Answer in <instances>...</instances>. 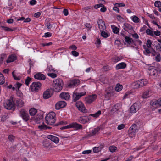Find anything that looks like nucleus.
Instances as JSON below:
<instances>
[{
	"instance_id": "obj_21",
	"label": "nucleus",
	"mask_w": 161,
	"mask_h": 161,
	"mask_svg": "<svg viewBox=\"0 0 161 161\" xmlns=\"http://www.w3.org/2000/svg\"><path fill=\"white\" fill-rule=\"evenodd\" d=\"M95 9H97L100 7L102 8L100 9V11L103 12H104L106 11V8L104 7V5L102 3H100L95 5L94 6Z\"/></svg>"
},
{
	"instance_id": "obj_30",
	"label": "nucleus",
	"mask_w": 161,
	"mask_h": 161,
	"mask_svg": "<svg viewBox=\"0 0 161 161\" xmlns=\"http://www.w3.org/2000/svg\"><path fill=\"white\" fill-rule=\"evenodd\" d=\"M78 120L79 122L83 124H85L87 122V118L86 116L80 117Z\"/></svg>"
},
{
	"instance_id": "obj_37",
	"label": "nucleus",
	"mask_w": 161,
	"mask_h": 161,
	"mask_svg": "<svg viewBox=\"0 0 161 161\" xmlns=\"http://www.w3.org/2000/svg\"><path fill=\"white\" fill-rule=\"evenodd\" d=\"M153 68H155L158 73H161V65L159 63H157Z\"/></svg>"
},
{
	"instance_id": "obj_5",
	"label": "nucleus",
	"mask_w": 161,
	"mask_h": 161,
	"mask_svg": "<svg viewBox=\"0 0 161 161\" xmlns=\"http://www.w3.org/2000/svg\"><path fill=\"white\" fill-rule=\"evenodd\" d=\"M41 86L42 84L40 82H34L30 86V88L32 92H36L40 89Z\"/></svg>"
},
{
	"instance_id": "obj_52",
	"label": "nucleus",
	"mask_w": 161,
	"mask_h": 161,
	"mask_svg": "<svg viewBox=\"0 0 161 161\" xmlns=\"http://www.w3.org/2000/svg\"><path fill=\"white\" fill-rule=\"evenodd\" d=\"M12 75L14 79L18 80H20V78L19 77H17L14 74V71H13L12 72Z\"/></svg>"
},
{
	"instance_id": "obj_3",
	"label": "nucleus",
	"mask_w": 161,
	"mask_h": 161,
	"mask_svg": "<svg viewBox=\"0 0 161 161\" xmlns=\"http://www.w3.org/2000/svg\"><path fill=\"white\" fill-rule=\"evenodd\" d=\"M4 106L5 108L8 110H14L15 108V102L14 103L12 97H11L7 101Z\"/></svg>"
},
{
	"instance_id": "obj_16",
	"label": "nucleus",
	"mask_w": 161,
	"mask_h": 161,
	"mask_svg": "<svg viewBox=\"0 0 161 161\" xmlns=\"http://www.w3.org/2000/svg\"><path fill=\"white\" fill-rule=\"evenodd\" d=\"M34 77L35 79L39 80H44L46 79L44 75L40 73H37L34 75Z\"/></svg>"
},
{
	"instance_id": "obj_35",
	"label": "nucleus",
	"mask_w": 161,
	"mask_h": 161,
	"mask_svg": "<svg viewBox=\"0 0 161 161\" xmlns=\"http://www.w3.org/2000/svg\"><path fill=\"white\" fill-rule=\"evenodd\" d=\"M111 27L114 33L117 34L119 32V29L117 27L113 25H111Z\"/></svg>"
},
{
	"instance_id": "obj_38",
	"label": "nucleus",
	"mask_w": 161,
	"mask_h": 161,
	"mask_svg": "<svg viewBox=\"0 0 161 161\" xmlns=\"http://www.w3.org/2000/svg\"><path fill=\"white\" fill-rule=\"evenodd\" d=\"M101 114V111L100 110H99L95 114H91L89 115L91 116H92L93 117L97 118Z\"/></svg>"
},
{
	"instance_id": "obj_7",
	"label": "nucleus",
	"mask_w": 161,
	"mask_h": 161,
	"mask_svg": "<svg viewBox=\"0 0 161 161\" xmlns=\"http://www.w3.org/2000/svg\"><path fill=\"white\" fill-rule=\"evenodd\" d=\"M86 94V92L78 93L77 92H74L73 94V101L76 102L81 97L85 95Z\"/></svg>"
},
{
	"instance_id": "obj_25",
	"label": "nucleus",
	"mask_w": 161,
	"mask_h": 161,
	"mask_svg": "<svg viewBox=\"0 0 161 161\" xmlns=\"http://www.w3.org/2000/svg\"><path fill=\"white\" fill-rule=\"evenodd\" d=\"M157 41L159 42L158 43L157 41H155L154 43H156V49L157 51H161V40L158 39Z\"/></svg>"
},
{
	"instance_id": "obj_47",
	"label": "nucleus",
	"mask_w": 161,
	"mask_h": 161,
	"mask_svg": "<svg viewBox=\"0 0 161 161\" xmlns=\"http://www.w3.org/2000/svg\"><path fill=\"white\" fill-rule=\"evenodd\" d=\"M154 5L155 7H161V2L159 1H156L154 3Z\"/></svg>"
},
{
	"instance_id": "obj_57",
	"label": "nucleus",
	"mask_w": 161,
	"mask_h": 161,
	"mask_svg": "<svg viewBox=\"0 0 161 161\" xmlns=\"http://www.w3.org/2000/svg\"><path fill=\"white\" fill-rule=\"evenodd\" d=\"M113 94V93L111 92H107L105 94V97L106 98H109Z\"/></svg>"
},
{
	"instance_id": "obj_23",
	"label": "nucleus",
	"mask_w": 161,
	"mask_h": 161,
	"mask_svg": "<svg viewBox=\"0 0 161 161\" xmlns=\"http://www.w3.org/2000/svg\"><path fill=\"white\" fill-rule=\"evenodd\" d=\"M123 28L124 30L128 31L129 30L132 29V26L130 24L127 23H125L123 24Z\"/></svg>"
},
{
	"instance_id": "obj_33",
	"label": "nucleus",
	"mask_w": 161,
	"mask_h": 161,
	"mask_svg": "<svg viewBox=\"0 0 161 161\" xmlns=\"http://www.w3.org/2000/svg\"><path fill=\"white\" fill-rule=\"evenodd\" d=\"M1 27L2 29L7 31H12L16 30V28H14L11 29L4 26H1Z\"/></svg>"
},
{
	"instance_id": "obj_46",
	"label": "nucleus",
	"mask_w": 161,
	"mask_h": 161,
	"mask_svg": "<svg viewBox=\"0 0 161 161\" xmlns=\"http://www.w3.org/2000/svg\"><path fill=\"white\" fill-rule=\"evenodd\" d=\"M132 19L134 22L136 23H138L140 21L139 18L136 16L133 17Z\"/></svg>"
},
{
	"instance_id": "obj_29",
	"label": "nucleus",
	"mask_w": 161,
	"mask_h": 161,
	"mask_svg": "<svg viewBox=\"0 0 161 161\" xmlns=\"http://www.w3.org/2000/svg\"><path fill=\"white\" fill-rule=\"evenodd\" d=\"M139 86L140 87H142L144 86L145 85H146L147 84V80L145 79H142V80H138L137 81Z\"/></svg>"
},
{
	"instance_id": "obj_17",
	"label": "nucleus",
	"mask_w": 161,
	"mask_h": 161,
	"mask_svg": "<svg viewBox=\"0 0 161 161\" xmlns=\"http://www.w3.org/2000/svg\"><path fill=\"white\" fill-rule=\"evenodd\" d=\"M59 96L61 99L65 100H68L70 98L69 94L68 92H64L61 93Z\"/></svg>"
},
{
	"instance_id": "obj_10",
	"label": "nucleus",
	"mask_w": 161,
	"mask_h": 161,
	"mask_svg": "<svg viewBox=\"0 0 161 161\" xmlns=\"http://www.w3.org/2000/svg\"><path fill=\"white\" fill-rule=\"evenodd\" d=\"M76 106L78 110L84 113H86V110L83 103L80 101H78L76 103Z\"/></svg>"
},
{
	"instance_id": "obj_13",
	"label": "nucleus",
	"mask_w": 161,
	"mask_h": 161,
	"mask_svg": "<svg viewBox=\"0 0 161 161\" xmlns=\"http://www.w3.org/2000/svg\"><path fill=\"white\" fill-rule=\"evenodd\" d=\"M53 90L52 89H47L43 94V97L44 99H48L50 97L52 94Z\"/></svg>"
},
{
	"instance_id": "obj_40",
	"label": "nucleus",
	"mask_w": 161,
	"mask_h": 161,
	"mask_svg": "<svg viewBox=\"0 0 161 161\" xmlns=\"http://www.w3.org/2000/svg\"><path fill=\"white\" fill-rule=\"evenodd\" d=\"M143 47L145 49V51H144V53L147 55L151 53V52L150 51L148 48H147L145 45H143Z\"/></svg>"
},
{
	"instance_id": "obj_24",
	"label": "nucleus",
	"mask_w": 161,
	"mask_h": 161,
	"mask_svg": "<svg viewBox=\"0 0 161 161\" xmlns=\"http://www.w3.org/2000/svg\"><path fill=\"white\" fill-rule=\"evenodd\" d=\"M126 67V64L124 62H121L118 64L116 67V69L117 70H119L121 69H124Z\"/></svg>"
},
{
	"instance_id": "obj_36",
	"label": "nucleus",
	"mask_w": 161,
	"mask_h": 161,
	"mask_svg": "<svg viewBox=\"0 0 161 161\" xmlns=\"http://www.w3.org/2000/svg\"><path fill=\"white\" fill-rule=\"evenodd\" d=\"M122 88L123 86L122 85L118 83L116 84L115 87V90L117 92H119L122 90Z\"/></svg>"
},
{
	"instance_id": "obj_32",
	"label": "nucleus",
	"mask_w": 161,
	"mask_h": 161,
	"mask_svg": "<svg viewBox=\"0 0 161 161\" xmlns=\"http://www.w3.org/2000/svg\"><path fill=\"white\" fill-rule=\"evenodd\" d=\"M7 58V55L5 54H2L0 55V65L2 64L4 59Z\"/></svg>"
},
{
	"instance_id": "obj_56",
	"label": "nucleus",
	"mask_w": 161,
	"mask_h": 161,
	"mask_svg": "<svg viewBox=\"0 0 161 161\" xmlns=\"http://www.w3.org/2000/svg\"><path fill=\"white\" fill-rule=\"evenodd\" d=\"M47 70H48L49 72H55L56 71L54 69H53L52 67L51 66H49L47 69Z\"/></svg>"
},
{
	"instance_id": "obj_22",
	"label": "nucleus",
	"mask_w": 161,
	"mask_h": 161,
	"mask_svg": "<svg viewBox=\"0 0 161 161\" xmlns=\"http://www.w3.org/2000/svg\"><path fill=\"white\" fill-rule=\"evenodd\" d=\"M16 59V56L14 54H12L9 56L7 60H6L7 63L14 61Z\"/></svg>"
},
{
	"instance_id": "obj_9",
	"label": "nucleus",
	"mask_w": 161,
	"mask_h": 161,
	"mask_svg": "<svg viewBox=\"0 0 161 161\" xmlns=\"http://www.w3.org/2000/svg\"><path fill=\"white\" fill-rule=\"evenodd\" d=\"M80 81L77 79H74L68 83V86L69 88H74L75 86H77L80 83Z\"/></svg>"
},
{
	"instance_id": "obj_6",
	"label": "nucleus",
	"mask_w": 161,
	"mask_h": 161,
	"mask_svg": "<svg viewBox=\"0 0 161 161\" xmlns=\"http://www.w3.org/2000/svg\"><path fill=\"white\" fill-rule=\"evenodd\" d=\"M19 115L25 122L27 121L30 119V117L27 112L24 109H22L20 111Z\"/></svg>"
},
{
	"instance_id": "obj_18",
	"label": "nucleus",
	"mask_w": 161,
	"mask_h": 161,
	"mask_svg": "<svg viewBox=\"0 0 161 161\" xmlns=\"http://www.w3.org/2000/svg\"><path fill=\"white\" fill-rule=\"evenodd\" d=\"M47 138L56 143H58L59 141V138L52 135H49L47 136Z\"/></svg>"
},
{
	"instance_id": "obj_51",
	"label": "nucleus",
	"mask_w": 161,
	"mask_h": 161,
	"mask_svg": "<svg viewBox=\"0 0 161 161\" xmlns=\"http://www.w3.org/2000/svg\"><path fill=\"white\" fill-rule=\"evenodd\" d=\"M47 75L48 76L53 78H54L57 76V75L56 74L53 73H48L47 74Z\"/></svg>"
},
{
	"instance_id": "obj_50",
	"label": "nucleus",
	"mask_w": 161,
	"mask_h": 161,
	"mask_svg": "<svg viewBox=\"0 0 161 161\" xmlns=\"http://www.w3.org/2000/svg\"><path fill=\"white\" fill-rule=\"evenodd\" d=\"M31 80V78L29 77H27L25 79V84L27 86H29L30 82Z\"/></svg>"
},
{
	"instance_id": "obj_45",
	"label": "nucleus",
	"mask_w": 161,
	"mask_h": 161,
	"mask_svg": "<svg viewBox=\"0 0 161 161\" xmlns=\"http://www.w3.org/2000/svg\"><path fill=\"white\" fill-rule=\"evenodd\" d=\"M146 33L147 35H150L152 36H154V34H153V31L149 29L146 30Z\"/></svg>"
},
{
	"instance_id": "obj_43",
	"label": "nucleus",
	"mask_w": 161,
	"mask_h": 161,
	"mask_svg": "<svg viewBox=\"0 0 161 161\" xmlns=\"http://www.w3.org/2000/svg\"><path fill=\"white\" fill-rule=\"evenodd\" d=\"M38 128L40 130H46L47 128H50V127H48L47 126L44 124L43 123V124L38 126Z\"/></svg>"
},
{
	"instance_id": "obj_15",
	"label": "nucleus",
	"mask_w": 161,
	"mask_h": 161,
	"mask_svg": "<svg viewBox=\"0 0 161 161\" xmlns=\"http://www.w3.org/2000/svg\"><path fill=\"white\" fill-rule=\"evenodd\" d=\"M97 23L100 31H103L106 29L105 23L104 21H103L102 20H99L97 21Z\"/></svg>"
},
{
	"instance_id": "obj_14",
	"label": "nucleus",
	"mask_w": 161,
	"mask_h": 161,
	"mask_svg": "<svg viewBox=\"0 0 161 161\" xmlns=\"http://www.w3.org/2000/svg\"><path fill=\"white\" fill-rule=\"evenodd\" d=\"M122 105L121 103H117L115 105L111 110V112L113 114L117 112L121 108Z\"/></svg>"
},
{
	"instance_id": "obj_2",
	"label": "nucleus",
	"mask_w": 161,
	"mask_h": 161,
	"mask_svg": "<svg viewBox=\"0 0 161 161\" xmlns=\"http://www.w3.org/2000/svg\"><path fill=\"white\" fill-rule=\"evenodd\" d=\"M55 114L53 112H51L46 116L45 119L46 123L48 125H52L55 122Z\"/></svg>"
},
{
	"instance_id": "obj_42",
	"label": "nucleus",
	"mask_w": 161,
	"mask_h": 161,
	"mask_svg": "<svg viewBox=\"0 0 161 161\" xmlns=\"http://www.w3.org/2000/svg\"><path fill=\"white\" fill-rule=\"evenodd\" d=\"M122 58V57L121 56L116 57L113 58V62L116 63L121 60Z\"/></svg>"
},
{
	"instance_id": "obj_11",
	"label": "nucleus",
	"mask_w": 161,
	"mask_h": 161,
	"mask_svg": "<svg viewBox=\"0 0 161 161\" xmlns=\"http://www.w3.org/2000/svg\"><path fill=\"white\" fill-rule=\"evenodd\" d=\"M124 40L125 42H124V44L125 45H135L134 41L132 38L128 36H125Z\"/></svg>"
},
{
	"instance_id": "obj_19",
	"label": "nucleus",
	"mask_w": 161,
	"mask_h": 161,
	"mask_svg": "<svg viewBox=\"0 0 161 161\" xmlns=\"http://www.w3.org/2000/svg\"><path fill=\"white\" fill-rule=\"evenodd\" d=\"M70 128H75L76 129H82V126L81 125L77 123H73L69 125Z\"/></svg>"
},
{
	"instance_id": "obj_60",
	"label": "nucleus",
	"mask_w": 161,
	"mask_h": 161,
	"mask_svg": "<svg viewBox=\"0 0 161 161\" xmlns=\"http://www.w3.org/2000/svg\"><path fill=\"white\" fill-rule=\"evenodd\" d=\"M116 18L118 21H120V22H123V20H124V19L120 15H118L117 16Z\"/></svg>"
},
{
	"instance_id": "obj_59",
	"label": "nucleus",
	"mask_w": 161,
	"mask_h": 161,
	"mask_svg": "<svg viewBox=\"0 0 161 161\" xmlns=\"http://www.w3.org/2000/svg\"><path fill=\"white\" fill-rule=\"evenodd\" d=\"M125 127V125L124 124H121L119 125L117 127L119 130H121L124 128Z\"/></svg>"
},
{
	"instance_id": "obj_12",
	"label": "nucleus",
	"mask_w": 161,
	"mask_h": 161,
	"mask_svg": "<svg viewBox=\"0 0 161 161\" xmlns=\"http://www.w3.org/2000/svg\"><path fill=\"white\" fill-rule=\"evenodd\" d=\"M66 105V103L64 101H61L58 102L55 105L56 109L58 110L65 107Z\"/></svg>"
},
{
	"instance_id": "obj_49",
	"label": "nucleus",
	"mask_w": 161,
	"mask_h": 161,
	"mask_svg": "<svg viewBox=\"0 0 161 161\" xmlns=\"http://www.w3.org/2000/svg\"><path fill=\"white\" fill-rule=\"evenodd\" d=\"M147 43L146 45L148 48H150L151 47V45L152 44V42L149 39L147 41Z\"/></svg>"
},
{
	"instance_id": "obj_54",
	"label": "nucleus",
	"mask_w": 161,
	"mask_h": 161,
	"mask_svg": "<svg viewBox=\"0 0 161 161\" xmlns=\"http://www.w3.org/2000/svg\"><path fill=\"white\" fill-rule=\"evenodd\" d=\"M155 60L158 62H160L161 60V56L160 54H158L155 58Z\"/></svg>"
},
{
	"instance_id": "obj_31",
	"label": "nucleus",
	"mask_w": 161,
	"mask_h": 161,
	"mask_svg": "<svg viewBox=\"0 0 161 161\" xmlns=\"http://www.w3.org/2000/svg\"><path fill=\"white\" fill-rule=\"evenodd\" d=\"M150 93L149 90H147L143 92L142 97L143 98H146L150 96Z\"/></svg>"
},
{
	"instance_id": "obj_1",
	"label": "nucleus",
	"mask_w": 161,
	"mask_h": 161,
	"mask_svg": "<svg viewBox=\"0 0 161 161\" xmlns=\"http://www.w3.org/2000/svg\"><path fill=\"white\" fill-rule=\"evenodd\" d=\"M53 90L57 92H59L63 88V81L60 79H57L53 81Z\"/></svg>"
},
{
	"instance_id": "obj_63",
	"label": "nucleus",
	"mask_w": 161,
	"mask_h": 161,
	"mask_svg": "<svg viewBox=\"0 0 161 161\" xmlns=\"http://www.w3.org/2000/svg\"><path fill=\"white\" fill-rule=\"evenodd\" d=\"M71 53L73 56L75 57L78 56L79 54V53L75 51H72Z\"/></svg>"
},
{
	"instance_id": "obj_4",
	"label": "nucleus",
	"mask_w": 161,
	"mask_h": 161,
	"mask_svg": "<svg viewBox=\"0 0 161 161\" xmlns=\"http://www.w3.org/2000/svg\"><path fill=\"white\" fill-rule=\"evenodd\" d=\"M138 131V129L137 125L136 124H134L129 128L128 133L130 136L132 137Z\"/></svg>"
},
{
	"instance_id": "obj_26",
	"label": "nucleus",
	"mask_w": 161,
	"mask_h": 161,
	"mask_svg": "<svg viewBox=\"0 0 161 161\" xmlns=\"http://www.w3.org/2000/svg\"><path fill=\"white\" fill-rule=\"evenodd\" d=\"M137 104L136 103H134L130 108V111L131 113H134L137 111Z\"/></svg>"
},
{
	"instance_id": "obj_55",
	"label": "nucleus",
	"mask_w": 161,
	"mask_h": 161,
	"mask_svg": "<svg viewBox=\"0 0 161 161\" xmlns=\"http://www.w3.org/2000/svg\"><path fill=\"white\" fill-rule=\"evenodd\" d=\"M159 106L158 102L157 101V100H155L154 103V104L153 108V109H155L156 108H157Z\"/></svg>"
},
{
	"instance_id": "obj_48",
	"label": "nucleus",
	"mask_w": 161,
	"mask_h": 161,
	"mask_svg": "<svg viewBox=\"0 0 161 161\" xmlns=\"http://www.w3.org/2000/svg\"><path fill=\"white\" fill-rule=\"evenodd\" d=\"M15 138V137L12 135H9L8 136V139L9 141L12 142H14V139Z\"/></svg>"
},
{
	"instance_id": "obj_64",
	"label": "nucleus",
	"mask_w": 161,
	"mask_h": 161,
	"mask_svg": "<svg viewBox=\"0 0 161 161\" xmlns=\"http://www.w3.org/2000/svg\"><path fill=\"white\" fill-rule=\"evenodd\" d=\"M114 5L119 7H125V6L124 3H115Z\"/></svg>"
},
{
	"instance_id": "obj_27",
	"label": "nucleus",
	"mask_w": 161,
	"mask_h": 161,
	"mask_svg": "<svg viewBox=\"0 0 161 161\" xmlns=\"http://www.w3.org/2000/svg\"><path fill=\"white\" fill-rule=\"evenodd\" d=\"M100 130V128L99 127H98L97 128H94L92 132L90 133V134H89L87 136L88 137H91L92 136H93L94 135H95L97 134V133Z\"/></svg>"
},
{
	"instance_id": "obj_8",
	"label": "nucleus",
	"mask_w": 161,
	"mask_h": 161,
	"mask_svg": "<svg viewBox=\"0 0 161 161\" xmlns=\"http://www.w3.org/2000/svg\"><path fill=\"white\" fill-rule=\"evenodd\" d=\"M97 97L96 94H93L86 97L85 98L86 103L87 104L91 103L97 99Z\"/></svg>"
},
{
	"instance_id": "obj_28",
	"label": "nucleus",
	"mask_w": 161,
	"mask_h": 161,
	"mask_svg": "<svg viewBox=\"0 0 161 161\" xmlns=\"http://www.w3.org/2000/svg\"><path fill=\"white\" fill-rule=\"evenodd\" d=\"M15 105L17 106L18 108H21L24 105V102L21 99H16L15 101Z\"/></svg>"
},
{
	"instance_id": "obj_20",
	"label": "nucleus",
	"mask_w": 161,
	"mask_h": 161,
	"mask_svg": "<svg viewBox=\"0 0 161 161\" xmlns=\"http://www.w3.org/2000/svg\"><path fill=\"white\" fill-rule=\"evenodd\" d=\"M149 75L151 76H156L158 74H161V73H158L157 70L155 68H152L149 70Z\"/></svg>"
},
{
	"instance_id": "obj_39",
	"label": "nucleus",
	"mask_w": 161,
	"mask_h": 161,
	"mask_svg": "<svg viewBox=\"0 0 161 161\" xmlns=\"http://www.w3.org/2000/svg\"><path fill=\"white\" fill-rule=\"evenodd\" d=\"M101 36L104 38H106L109 36V34L103 31H100Z\"/></svg>"
},
{
	"instance_id": "obj_58",
	"label": "nucleus",
	"mask_w": 161,
	"mask_h": 161,
	"mask_svg": "<svg viewBox=\"0 0 161 161\" xmlns=\"http://www.w3.org/2000/svg\"><path fill=\"white\" fill-rule=\"evenodd\" d=\"M85 25L86 27L88 28L87 29L88 31H90L92 27V25H91L90 23H86Z\"/></svg>"
},
{
	"instance_id": "obj_61",
	"label": "nucleus",
	"mask_w": 161,
	"mask_h": 161,
	"mask_svg": "<svg viewBox=\"0 0 161 161\" xmlns=\"http://www.w3.org/2000/svg\"><path fill=\"white\" fill-rule=\"evenodd\" d=\"M66 124V122H64L63 121H62L59 122L58 123L55 124V125L56 126H58L59 125H63V124Z\"/></svg>"
},
{
	"instance_id": "obj_53",
	"label": "nucleus",
	"mask_w": 161,
	"mask_h": 161,
	"mask_svg": "<svg viewBox=\"0 0 161 161\" xmlns=\"http://www.w3.org/2000/svg\"><path fill=\"white\" fill-rule=\"evenodd\" d=\"M133 86H134V88L135 89H137L139 87H140V86H139V84L137 81L136 82H135L133 84Z\"/></svg>"
},
{
	"instance_id": "obj_34",
	"label": "nucleus",
	"mask_w": 161,
	"mask_h": 161,
	"mask_svg": "<svg viewBox=\"0 0 161 161\" xmlns=\"http://www.w3.org/2000/svg\"><path fill=\"white\" fill-rule=\"evenodd\" d=\"M29 113L31 116H34L37 112V110L35 108H31L29 110Z\"/></svg>"
},
{
	"instance_id": "obj_41",
	"label": "nucleus",
	"mask_w": 161,
	"mask_h": 161,
	"mask_svg": "<svg viewBox=\"0 0 161 161\" xmlns=\"http://www.w3.org/2000/svg\"><path fill=\"white\" fill-rule=\"evenodd\" d=\"M5 80L4 76L0 72V85L3 84L5 82Z\"/></svg>"
},
{
	"instance_id": "obj_62",
	"label": "nucleus",
	"mask_w": 161,
	"mask_h": 161,
	"mask_svg": "<svg viewBox=\"0 0 161 161\" xmlns=\"http://www.w3.org/2000/svg\"><path fill=\"white\" fill-rule=\"evenodd\" d=\"M52 34L49 32H47L45 33L44 37H49L52 36Z\"/></svg>"
},
{
	"instance_id": "obj_44",
	"label": "nucleus",
	"mask_w": 161,
	"mask_h": 161,
	"mask_svg": "<svg viewBox=\"0 0 161 161\" xmlns=\"http://www.w3.org/2000/svg\"><path fill=\"white\" fill-rule=\"evenodd\" d=\"M117 149V147L114 146H111L109 147V150L112 153L114 152Z\"/></svg>"
}]
</instances>
